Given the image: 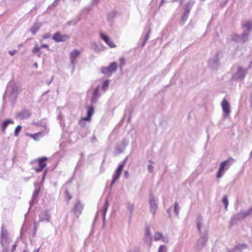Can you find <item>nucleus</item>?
Returning <instances> with one entry per match:
<instances>
[{"mask_svg":"<svg viewBox=\"0 0 252 252\" xmlns=\"http://www.w3.org/2000/svg\"><path fill=\"white\" fill-rule=\"evenodd\" d=\"M202 220H203V219L201 216H199L197 217L196 220L197 228V230H198L200 234H203L201 232V228L202 225Z\"/></svg>","mask_w":252,"mask_h":252,"instance_id":"24","label":"nucleus"},{"mask_svg":"<svg viewBox=\"0 0 252 252\" xmlns=\"http://www.w3.org/2000/svg\"><path fill=\"white\" fill-rule=\"evenodd\" d=\"M162 238V235L161 233L156 232L154 235V239L156 241H158Z\"/></svg>","mask_w":252,"mask_h":252,"instance_id":"39","label":"nucleus"},{"mask_svg":"<svg viewBox=\"0 0 252 252\" xmlns=\"http://www.w3.org/2000/svg\"><path fill=\"white\" fill-rule=\"evenodd\" d=\"M34 187H35L36 189L34 191L33 194H32V201L30 202V204L31 205L32 204V203L34 202L35 199L37 197V195H38L39 193V190H40V189L39 188H37V183H34Z\"/></svg>","mask_w":252,"mask_h":252,"instance_id":"27","label":"nucleus"},{"mask_svg":"<svg viewBox=\"0 0 252 252\" xmlns=\"http://www.w3.org/2000/svg\"><path fill=\"white\" fill-rule=\"evenodd\" d=\"M43 168H41V167L39 166L38 167H36L35 168V171L36 172H40L42 170Z\"/></svg>","mask_w":252,"mask_h":252,"instance_id":"52","label":"nucleus"},{"mask_svg":"<svg viewBox=\"0 0 252 252\" xmlns=\"http://www.w3.org/2000/svg\"><path fill=\"white\" fill-rule=\"evenodd\" d=\"M94 113V107L93 105L88 108L87 116L86 117L83 118V120L90 121L92 116Z\"/></svg>","mask_w":252,"mask_h":252,"instance_id":"22","label":"nucleus"},{"mask_svg":"<svg viewBox=\"0 0 252 252\" xmlns=\"http://www.w3.org/2000/svg\"><path fill=\"white\" fill-rule=\"evenodd\" d=\"M70 36L68 34H62L59 32L55 33L52 36V39L57 42H64L68 40Z\"/></svg>","mask_w":252,"mask_h":252,"instance_id":"10","label":"nucleus"},{"mask_svg":"<svg viewBox=\"0 0 252 252\" xmlns=\"http://www.w3.org/2000/svg\"><path fill=\"white\" fill-rule=\"evenodd\" d=\"M120 62H121V64H123L124 65L125 64V59L124 58H121L120 59Z\"/></svg>","mask_w":252,"mask_h":252,"instance_id":"51","label":"nucleus"},{"mask_svg":"<svg viewBox=\"0 0 252 252\" xmlns=\"http://www.w3.org/2000/svg\"><path fill=\"white\" fill-rule=\"evenodd\" d=\"M53 80V77H52L50 81L47 82V85H49L52 82Z\"/></svg>","mask_w":252,"mask_h":252,"instance_id":"58","label":"nucleus"},{"mask_svg":"<svg viewBox=\"0 0 252 252\" xmlns=\"http://www.w3.org/2000/svg\"><path fill=\"white\" fill-rule=\"evenodd\" d=\"M17 52V51L16 50H10L8 51V53L11 56L14 55Z\"/></svg>","mask_w":252,"mask_h":252,"instance_id":"47","label":"nucleus"},{"mask_svg":"<svg viewBox=\"0 0 252 252\" xmlns=\"http://www.w3.org/2000/svg\"><path fill=\"white\" fill-rule=\"evenodd\" d=\"M100 38L104 41V42L110 47H116L115 44L110 39L109 37L102 32H100Z\"/></svg>","mask_w":252,"mask_h":252,"instance_id":"14","label":"nucleus"},{"mask_svg":"<svg viewBox=\"0 0 252 252\" xmlns=\"http://www.w3.org/2000/svg\"><path fill=\"white\" fill-rule=\"evenodd\" d=\"M41 48H48H48H49V46H48V45H47V44H42L41 45Z\"/></svg>","mask_w":252,"mask_h":252,"instance_id":"53","label":"nucleus"},{"mask_svg":"<svg viewBox=\"0 0 252 252\" xmlns=\"http://www.w3.org/2000/svg\"><path fill=\"white\" fill-rule=\"evenodd\" d=\"M154 166L152 165H148V170L149 172L152 173L153 171Z\"/></svg>","mask_w":252,"mask_h":252,"instance_id":"46","label":"nucleus"},{"mask_svg":"<svg viewBox=\"0 0 252 252\" xmlns=\"http://www.w3.org/2000/svg\"><path fill=\"white\" fill-rule=\"evenodd\" d=\"M29 179H30V177H25L24 178V180L26 182V181H28L29 180Z\"/></svg>","mask_w":252,"mask_h":252,"instance_id":"63","label":"nucleus"},{"mask_svg":"<svg viewBox=\"0 0 252 252\" xmlns=\"http://www.w3.org/2000/svg\"><path fill=\"white\" fill-rule=\"evenodd\" d=\"M30 112L26 109H24L21 112L17 113L16 117L21 120L28 118L31 116Z\"/></svg>","mask_w":252,"mask_h":252,"instance_id":"19","label":"nucleus"},{"mask_svg":"<svg viewBox=\"0 0 252 252\" xmlns=\"http://www.w3.org/2000/svg\"><path fill=\"white\" fill-rule=\"evenodd\" d=\"M22 126L20 125L18 126L14 130V135L15 136H18L21 131Z\"/></svg>","mask_w":252,"mask_h":252,"instance_id":"37","label":"nucleus"},{"mask_svg":"<svg viewBox=\"0 0 252 252\" xmlns=\"http://www.w3.org/2000/svg\"><path fill=\"white\" fill-rule=\"evenodd\" d=\"M235 161V160L234 159L231 158H229L227 160L220 162L217 175V177L218 178L221 177L223 175L224 172L229 168Z\"/></svg>","mask_w":252,"mask_h":252,"instance_id":"2","label":"nucleus"},{"mask_svg":"<svg viewBox=\"0 0 252 252\" xmlns=\"http://www.w3.org/2000/svg\"><path fill=\"white\" fill-rule=\"evenodd\" d=\"M79 20H80V19H78L77 20H73L72 21H70L68 22L67 24L68 25H76Z\"/></svg>","mask_w":252,"mask_h":252,"instance_id":"41","label":"nucleus"},{"mask_svg":"<svg viewBox=\"0 0 252 252\" xmlns=\"http://www.w3.org/2000/svg\"><path fill=\"white\" fill-rule=\"evenodd\" d=\"M247 248V245L245 244H239L236 245L234 249H233V251L234 250H238L239 251H241L244 249H245Z\"/></svg>","mask_w":252,"mask_h":252,"instance_id":"32","label":"nucleus"},{"mask_svg":"<svg viewBox=\"0 0 252 252\" xmlns=\"http://www.w3.org/2000/svg\"><path fill=\"white\" fill-rule=\"evenodd\" d=\"M246 215H247V217L249 216L252 215V207H251L249 209L246 210Z\"/></svg>","mask_w":252,"mask_h":252,"instance_id":"43","label":"nucleus"},{"mask_svg":"<svg viewBox=\"0 0 252 252\" xmlns=\"http://www.w3.org/2000/svg\"><path fill=\"white\" fill-rule=\"evenodd\" d=\"M99 86H98L94 90L93 93V96L91 98V104L94 105L97 100V99L100 96V94H99Z\"/></svg>","mask_w":252,"mask_h":252,"instance_id":"17","label":"nucleus"},{"mask_svg":"<svg viewBox=\"0 0 252 252\" xmlns=\"http://www.w3.org/2000/svg\"><path fill=\"white\" fill-rule=\"evenodd\" d=\"M167 248L165 245H160L158 248V252H167Z\"/></svg>","mask_w":252,"mask_h":252,"instance_id":"40","label":"nucleus"},{"mask_svg":"<svg viewBox=\"0 0 252 252\" xmlns=\"http://www.w3.org/2000/svg\"><path fill=\"white\" fill-rule=\"evenodd\" d=\"M83 208V204L81 202L80 200H78L73 208V211L77 215V217H78V216L81 214Z\"/></svg>","mask_w":252,"mask_h":252,"instance_id":"15","label":"nucleus"},{"mask_svg":"<svg viewBox=\"0 0 252 252\" xmlns=\"http://www.w3.org/2000/svg\"><path fill=\"white\" fill-rule=\"evenodd\" d=\"M80 51L77 50H74L72 51L70 54V62L73 64L74 65L76 58H77L80 55Z\"/></svg>","mask_w":252,"mask_h":252,"instance_id":"21","label":"nucleus"},{"mask_svg":"<svg viewBox=\"0 0 252 252\" xmlns=\"http://www.w3.org/2000/svg\"><path fill=\"white\" fill-rule=\"evenodd\" d=\"M126 207H127V210L129 212V217H130V218H131L132 213L134 211V206L133 204H132L130 202H127L126 204Z\"/></svg>","mask_w":252,"mask_h":252,"instance_id":"31","label":"nucleus"},{"mask_svg":"<svg viewBox=\"0 0 252 252\" xmlns=\"http://www.w3.org/2000/svg\"><path fill=\"white\" fill-rule=\"evenodd\" d=\"M85 121H87L86 120H83V118L80 120L79 123V124L80 125V126H82V127H84L86 125V124L84 122Z\"/></svg>","mask_w":252,"mask_h":252,"instance_id":"44","label":"nucleus"},{"mask_svg":"<svg viewBox=\"0 0 252 252\" xmlns=\"http://www.w3.org/2000/svg\"><path fill=\"white\" fill-rule=\"evenodd\" d=\"M127 252H138L136 249H132L129 250Z\"/></svg>","mask_w":252,"mask_h":252,"instance_id":"57","label":"nucleus"},{"mask_svg":"<svg viewBox=\"0 0 252 252\" xmlns=\"http://www.w3.org/2000/svg\"><path fill=\"white\" fill-rule=\"evenodd\" d=\"M9 124H14V121L11 119H7L4 121L2 123L1 131L3 133H5V130Z\"/></svg>","mask_w":252,"mask_h":252,"instance_id":"23","label":"nucleus"},{"mask_svg":"<svg viewBox=\"0 0 252 252\" xmlns=\"http://www.w3.org/2000/svg\"><path fill=\"white\" fill-rule=\"evenodd\" d=\"M146 41H147V40H145V39H144L143 42L142 43V44H141L142 47H143L145 45Z\"/></svg>","mask_w":252,"mask_h":252,"instance_id":"61","label":"nucleus"},{"mask_svg":"<svg viewBox=\"0 0 252 252\" xmlns=\"http://www.w3.org/2000/svg\"><path fill=\"white\" fill-rule=\"evenodd\" d=\"M200 235V237L194 246V249L196 251H200L202 250L208 241V236L206 232Z\"/></svg>","mask_w":252,"mask_h":252,"instance_id":"5","label":"nucleus"},{"mask_svg":"<svg viewBox=\"0 0 252 252\" xmlns=\"http://www.w3.org/2000/svg\"><path fill=\"white\" fill-rule=\"evenodd\" d=\"M40 48L38 47L37 45H35L34 48L32 50V52L34 54L37 53V56L40 57L41 56V53L40 52Z\"/></svg>","mask_w":252,"mask_h":252,"instance_id":"33","label":"nucleus"},{"mask_svg":"<svg viewBox=\"0 0 252 252\" xmlns=\"http://www.w3.org/2000/svg\"><path fill=\"white\" fill-rule=\"evenodd\" d=\"M9 243V237L5 226L2 225L0 232V244L3 247H6Z\"/></svg>","mask_w":252,"mask_h":252,"instance_id":"7","label":"nucleus"},{"mask_svg":"<svg viewBox=\"0 0 252 252\" xmlns=\"http://www.w3.org/2000/svg\"><path fill=\"white\" fill-rule=\"evenodd\" d=\"M192 4L190 2H188L185 8V12L182 17V21L184 23L188 18L189 13L190 12Z\"/></svg>","mask_w":252,"mask_h":252,"instance_id":"16","label":"nucleus"},{"mask_svg":"<svg viewBox=\"0 0 252 252\" xmlns=\"http://www.w3.org/2000/svg\"><path fill=\"white\" fill-rule=\"evenodd\" d=\"M127 159V158L126 157L125 158V159L123 160V162L122 163H124V166L125 165V164L126 163Z\"/></svg>","mask_w":252,"mask_h":252,"instance_id":"60","label":"nucleus"},{"mask_svg":"<svg viewBox=\"0 0 252 252\" xmlns=\"http://www.w3.org/2000/svg\"><path fill=\"white\" fill-rule=\"evenodd\" d=\"M39 218L40 221L49 222L50 219L49 212L46 210L42 211L39 215Z\"/></svg>","mask_w":252,"mask_h":252,"instance_id":"18","label":"nucleus"},{"mask_svg":"<svg viewBox=\"0 0 252 252\" xmlns=\"http://www.w3.org/2000/svg\"><path fill=\"white\" fill-rule=\"evenodd\" d=\"M39 249H34L32 252H39Z\"/></svg>","mask_w":252,"mask_h":252,"instance_id":"64","label":"nucleus"},{"mask_svg":"<svg viewBox=\"0 0 252 252\" xmlns=\"http://www.w3.org/2000/svg\"><path fill=\"white\" fill-rule=\"evenodd\" d=\"M247 217L246 211H242L234 215L231 219L232 223H236L238 221Z\"/></svg>","mask_w":252,"mask_h":252,"instance_id":"13","label":"nucleus"},{"mask_svg":"<svg viewBox=\"0 0 252 252\" xmlns=\"http://www.w3.org/2000/svg\"><path fill=\"white\" fill-rule=\"evenodd\" d=\"M21 90V86L20 85L15 82H11L9 83L7 87V92L3 94V99L4 100L6 96L8 95L10 100L14 101L16 98L17 95Z\"/></svg>","mask_w":252,"mask_h":252,"instance_id":"1","label":"nucleus"},{"mask_svg":"<svg viewBox=\"0 0 252 252\" xmlns=\"http://www.w3.org/2000/svg\"><path fill=\"white\" fill-rule=\"evenodd\" d=\"M146 234L147 236H151V232L149 228H147L146 229Z\"/></svg>","mask_w":252,"mask_h":252,"instance_id":"50","label":"nucleus"},{"mask_svg":"<svg viewBox=\"0 0 252 252\" xmlns=\"http://www.w3.org/2000/svg\"><path fill=\"white\" fill-rule=\"evenodd\" d=\"M243 28H245L248 31H250L252 30V21H245L242 23Z\"/></svg>","mask_w":252,"mask_h":252,"instance_id":"26","label":"nucleus"},{"mask_svg":"<svg viewBox=\"0 0 252 252\" xmlns=\"http://www.w3.org/2000/svg\"><path fill=\"white\" fill-rule=\"evenodd\" d=\"M249 35V32L244 31L242 35L236 33L233 34L231 36V39L235 42L244 43L248 40Z\"/></svg>","mask_w":252,"mask_h":252,"instance_id":"6","label":"nucleus"},{"mask_svg":"<svg viewBox=\"0 0 252 252\" xmlns=\"http://www.w3.org/2000/svg\"><path fill=\"white\" fill-rule=\"evenodd\" d=\"M50 33H47L46 34H45L43 36V38L46 39H48L50 37Z\"/></svg>","mask_w":252,"mask_h":252,"instance_id":"49","label":"nucleus"},{"mask_svg":"<svg viewBox=\"0 0 252 252\" xmlns=\"http://www.w3.org/2000/svg\"><path fill=\"white\" fill-rule=\"evenodd\" d=\"M47 160V158L46 157L39 158L38 159L39 166L41 167V168H44L46 165V163L45 162Z\"/></svg>","mask_w":252,"mask_h":252,"instance_id":"29","label":"nucleus"},{"mask_svg":"<svg viewBox=\"0 0 252 252\" xmlns=\"http://www.w3.org/2000/svg\"><path fill=\"white\" fill-rule=\"evenodd\" d=\"M41 26V24L38 22H35L33 26L31 27L30 31L33 34H35L38 31L40 27Z\"/></svg>","mask_w":252,"mask_h":252,"instance_id":"25","label":"nucleus"},{"mask_svg":"<svg viewBox=\"0 0 252 252\" xmlns=\"http://www.w3.org/2000/svg\"><path fill=\"white\" fill-rule=\"evenodd\" d=\"M149 203L150 205V212L154 215L156 214L158 206L157 199H156L154 196L152 194H150V195Z\"/></svg>","mask_w":252,"mask_h":252,"instance_id":"9","label":"nucleus"},{"mask_svg":"<svg viewBox=\"0 0 252 252\" xmlns=\"http://www.w3.org/2000/svg\"><path fill=\"white\" fill-rule=\"evenodd\" d=\"M30 137L33 139L35 140H38L40 137L42 136V134L41 132H37L36 133L33 134H30Z\"/></svg>","mask_w":252,"mask_h":252,"instance_id":"34","label":"nucleus"},{"mask_svg":"<svg viewBox=\"0 0 252 252\" xmlns=\"http://www.w3.org/2000/svg\"><path fill=\"white\" fill-rule=\"evenodd\" d=\"M117 15V12L116 11H112L108 13L107 15V20L109 21H112Z\"/></svg>","mask_w":252,"mask_h":252,"instance_id":"30","label":"nucleus"},{"mask_svg":"<svg viewBox=\"0 0 252 252\" xmlns=\"http://www.w3.org/2000/svg\"><path fill=\"white\" fill-rule=\"evenodd\" d=\"M124 167V163H121L119 165L118 167L116 169L114 174L111 183V186H112L115 182L119 179L123 169Z\"/></svg>","mask_w":252,"mask_h":252,"instance_id":"12","label":"nucleus"},{"mask_svg":"<svg viewBox=\"0 0 252 252\" xmlns=\"http://www.w3.org/2000/svg\"><path fill=\"white\" fill-rule=\"evenodd\" d=\"M96 141H97V139H96V136L95 135H93L92 138V142H94Z\"/></svg>","mask_w":252,"mask_h":252,"instance_id":"55","label":"nucleus"},{"mask_svg":"<svg viewBox=\"0 0 252 252\" xmlns=\"http://www.w3.org/2000/svg\"><path fill=\"white\" fill-rule=\"evenodd\" d=\"M118 65L116 62L111 63L108 66H102L101 67V72L108 77H110L113 73L116 71Z\"/></svg>","mask_w":252,"mask_h":252,"instance_id":"3","label":"nucleus"},{"mask_svg":"<svg viewBox=\"0 0 252 252\" xmlns=\"http://www.w3.org/2000/svg\"><path fill=\"white\" fill-rule=\"evenodd\" d=\"M65 194H66V196L68 197V201H69L70 200V199H71V198H72V196L69 193L67 190H65Z\"/></svg>","mask_w":252,"mask_h":252,"instance_id":"48","label":"nucleus"},{"mask_svg":"<svg viewBox=\"0 0 252 252\" xmlns=\"http://www.w3.org/2000/svg\"><path fill=\"white\" fill-rule=\"evenodd\" d=\"M109 80H106L104 81L102 86V89L104 92L106 91L109 87Z\"/></svg>","mask_w":252,"mask_h":252,"instance_id":"35","label":"nucleus"},{"mask_svg":"<svg viewBox=\"0 0 252 252\" xmlns=\"http://www.w3.org/2000/svg\"><path fill=\"white\" fill-rule=\"evenodd\" d=\"M223 112L224 113L223 118H225L230 113V107L228 101L223 98L221 102Z\"/></svg>","mask_w":252,"mask_h":252,"instance_id":"11","label":"nucleus"},{"mask_svg":"<svg viewBox=\"0 0 252 252\" xmlns=\"http://www.w3.org/2000/svg\"><path fill=\"white\" fill-rule=\"evenodd\" d=\"M174 209V212H175V215L177 216H178L180 208L178 202H175Z\"/></svg>","mask_w":252,"mask_h":252,"instance_id":"36","label":"nucleus"},{"mask_svg":"<svg viewBox=\"0 0 252 252\" xmlns=\"http://www.w3.org/2000/svg\"><path fill=\"white\" fill-rule=\"evenodd\" d=\"M16 247V244H14V245H13L12 246V248L10 249V252H13L14 251V250H15ZM2 252H7V250L3 249Z\"/></svg>","mask_w":252,"mask_h":252,"instance_id":"42","label":"nucleus"},{"mask_svg":"<svg viewBox=\"0 0 252 252\" xmlns=\"http://www.w3.org/2000/svg\"><path fill=\"white\" fill-rule=\"evenodd\" d=\"M59 0H55L54 2L52 3L53 6H55L56 3L58 2Z\"/></svg>","mask_w":252,"mask_h":252,"instance_id":"59","label":"nucleus"},{"mask_svg":"<svg viewBox=\"0 0 252 252\" xmlns=\"http://www.w3.org/2000/svg\"><path fill=\"white\" fill-rule=\"evenodd\" d=\"M220 52L218 51L209 59L208 61L209 66L212 69H216L220 66Z\"/></svg>","mask_w":252,"mask_h":252,"instance_id":"4","label":"nucleus"},{"mask_svg":"<svg viewBox=\"0 0 252 252\" xmlns=\"http://www.w3.org/2000/svg\"><path fill=\"white\" fill-rule=\"evenodd\" d=\"M46 174V171H44V173H43L42 180H41L42 182H43L44 181Z\"/></svg>","mask_w":252,"mask_h":252,"instance_id":"54","label":"nucleus"},{"mask_svg":"<svg viewBox=\"0 0 252 252\" xmlns=\"http://www.w3.org/2000/svg\"><path fill=\"white\" fill-rule=\"evenodd\" d=\"M109 207L108 201L107 200H106V202L103 210V225L104 226L105 223V215Z\"/></svg>","mask_w":252,"mask_h":252,"instance_id":"28","label":"nucleus"},{"mask_svg":"<svg viewBox=\"0 0 252 252\" xmlns=\"http://www.w3.org/2000/svg\"><path fill=\"white\" fill-rule=\"evenodd\" d=\"M170 209L171 208H169L167 210V214L169 215V216H170Z\"/></svg>","mask_w":252,"mask_h":252,"instance_id":"62","label":"nucleus"},{"mask_svg":"<svg viewBox=\"0 0 252 252\" xmlns=\"http://www.w3.org/2000/svg\"><path fill=\"white\" fill-rule=\"evenodd\" d=\"M127 145V142L126 140H123L120 144H119L118 145H117L116 147V151L118 154H120L122 153H123L126 146Z\"/></svg>","mask_w":252,"mask_h":252,"instance_id":"20","label":"nucleus"},{"mask_svg":"<svg viewBox=\"0 0 252 252\" xmlns=\"http://www.w3.org/2000/svg\"><path fill=\"white\" fill-rule=\"evenodd\" d=\"M247 73V70L246 69H244L242 66H239L238 67L237 72L233 74L232 78L234 80H243L245 77Z\"/></svg>","mask_w":252,"mask_h":252,"instance_id":"8","label":"nucleus"},{"mask_svg":"<svg viewBox=\"0 0 252 252\" xmlns=\"http://www.w3.org/2000/svg\"><path fill=\"white\" fill-rule=\"evenodd\" d=\"M125 177L126 178H128L129 177V173L127 171H126L125 172Z\"/></svg>","mask_w":252,"mask_h":252,"instance_id":"56","label":"nucleus"},{"mask_svg":"<svg viewBox=\"0 0 252 252\" xmlns=\"http://www.w3.org/2000/svg\"><path fill=\"white\" fill-rule=\"evenodd\" d=\"M151 28H150L149 29V30H148V32H147V34H146V36H145V40H147H147H148V39H149V35H150V33H151Z\"/></svg>","mask_w":252,"mask_h":252,"instance_id":"45","label":"nucleus"},{"mask_svg":"<svg viewBox=\"0 0 252 252\" xmlns=\"http://www.w3.org/2000/svg\"><path fill=\"white\" fill-rule=\"evenodd\" d=\"M222 201L224 204L225 210H227L228 205V200L227 196L225 195L223 197Z\"/></svg>","mask_w":252,"mask_h":252,"instance_id":"38","label":"nucleus"}]
</instances>
